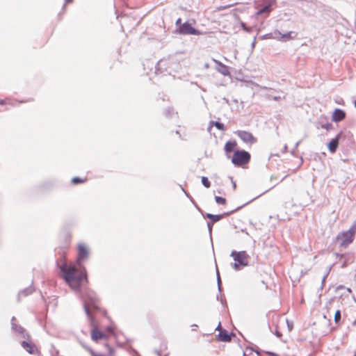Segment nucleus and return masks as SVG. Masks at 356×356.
Segmentation results:
<instances>
[{
  "instance_id": "obj_1",
  "label": "nucleus",
  "mask_w": 356,
  "mask_h": 356,
  "mask_svg": "<svg viewBox=\"0 0 356 356\" xmlns=\"http://www.w3.org/2000/svg\"><path fill=\"white\" fill-rule=\"evenodd\" d=\"M78 248L76 264L79 268L72 264H67L65 261L61 260L57 262L63 279L75 291L79 290L83 281H87L86 270L81 264L88 259L89 255L88 250L84 244L79 243Z\"/></svg>"
},
{
  "instance_id": "obj_2",
  "label": "nucleus",
  "mask_w": 356,
  "mask_h": 356,
  "mask_svg": "<svg viewBox=\"0 0 356 356\" xmlns=\"http://www.w3.org/2000/svg\"><path fill=\"white\" fill-rule=\"evenodd\" d=\"M83 308L86 315L90 317V307L98 308V298L95 293L90 289H86L81 293Z\"/></svg>"
},
{
  "instance_id": "obj_3",
  "label": "nucleus",
  "mask_w": 356,
  "mask_h": 356,
  "mask_svg": "<svg viewBox=\"0 0 356 356\" xmlns=\"http://www.w3.org/2000/svg\"><path fill=\"white\" fill-rule=\"evenodd\" d=\"M230 256L235 261L233 268L236 270H239L241 267H245L248 265L249 255L245 251H232Z\"/></svg>"
},
{
  "instance_id": "obj_4",
  "label": "nucleus",
  "mask_w": 356,
  "mask_h": 356,
  "mask_svg": "<svg viewBox=\"0 0 356 356\" xmlns=\"http://www.w3.org/2000/svg\"><path fill=\"white\" fill-rule=\"evenodd\" d=\"M250 159V154L246 151H236L232 156V163L237 166H241L246 164Z\"/></svg>"
},
{
  "instance_id": "obj_5",
  "label": "nucleus",
  "mask_w": 356,
  "mask_h": 356,
  "mask_svg": "<svg viewBox=\"0 0 356 356\" xmlns=\"http://www.w3.org/2000/svg\"><path fill=\"white\" fill-rule=\"evenodd\" d=\"M354 239V236L346 231L341 232L338 234L337 240L339 243V245L343 248H347Z\"/></svg>"
},
{
  "instance_id": "obj_6",
  "label": "nucleus",
  "mask_w": 356,
  "mask_h": 356,
  "mask_svg": "<svg viewBox=\"0 0 356 356\" xmlns=\"http://www.w3.org/2000/svg\"><path fill=\"white\" fill-rule=\"evenodd\" d=\"M234 134L246 144L252 145L257 143V138L250 132L238 130Z\"/></svg>"
},
{
  "instance_id": "obj_7",
  "label": "nucleus",
  "mask_w": 356,
  "mask_h": 356,
  "mask_svg": "<svg viewBox=\"0 0 356 356\" xmlns=\"http://www.w3.org/2000/svg\"><path fill=\"white\" fill-rule=\"evenodd\" d=\"M179 32L182 34L187 35H200V31L193 28L190 24L188 22L184 23L179 27Z\"/></svg>"
},
{
  "instance_id": "obj_8",
  "label": "nucleus",
  "mask_w": 356,
  "mask_h": 356,
  "mask_svg": "<svg viewBox=\"0 0 356 356\" xmlns=\"http://www.w3.org/2000/svg\"><path fill=\"white\" fill-rule=\"evenodd\" d=\"M212 60L216 63V69L219 73L225 76H230V72L228 66L215 58H212Z\"/></svg>"
},
{
  "instance_id": "obj_9",
  "label": "nucleus",
  "mask_w": 356,
  "mask_h": 356,
  "mask_svg": "<svg viewBox=\"0 0 356 356\" xmlns=\"http://www.w3.org/2000/svg\"><path fill=\"white\" fill-rule=\"evenodd\" d=\"M15 321V317L13 316L11 319L12 330L15 331L16 332H17L18 334H19L22 337H23L24 338L28 337L29 336H28L27 333L26 332V330L24 329V327L15 323V322H14Z\"/></svg>"
},
{
  "instance_id": "obj_10",
  "label": "nucleus",
  "mask_w": 356,
  "mask_h": 356,
  "mask_svg": "<svg viewBox=\"0 0 356 356\" xmlns=\"http://www.w3.org/2000/svg\"><path fill=\"white\" fill-rule=\"evenodd\" d=\"M346 118V113L340 108H336L332 115V120L334 122H339Z\"/></svg>"
},
{
  "instance_id": "obj_11",
  "label": "nucleus",
  "mask_w": 356,
  "mask_h": 356,
  "mask_svg": "<svg viewBox=\"0 0 356 356\" xmlns=\"http://www.w3.org/2000/svg\"><path fill=\"white\" fill-rule=\"evenodd\" d=\"M340 134H339L335 138H332L328 143V149L331 153H334L338 147L339 140L340 138Z\"/></svg>"
},
{
  "instance_id": "obj_12",
  "label": "nucleus",
  "mask_w": 356,
  "mask_h": 356,
  "mask_svg": "<svg viewBox=\"0 0 356 356\" xmlns=\"http://www.w3.org/2000/svg\"><path fill=\"white\" fill-rule=\"evenodd\" d=\"M21 345L30 354L35 353V352L36 350L35 346L32 343H29L26 341H24L22 342Z\"/></svg>"
},
{
  "instance_id": "obj_13",
  "label": "nucleus",
  "mask_w": 356,
  "mask_h": 356,
  "mask_svg": "<svg viewBox=\"0 0 356 356\" xmlns=\"http://www.w3.org/2000/svg\"><path fill=\"white\" fill-rule=\"evenodd\" d=\"M218 339L221 341L228 342L232 340V337L227 330H222L218 334Z\"/></svg>"
},
{
  "instance_id": "obj_14",
  "label": "nucleus",
  "mask_w": 356,
  "mask_h": 356,
  "mask_svg": "<svg viewBox=\"0 0 356 356\" xmlns=\"http://www.w3.org/2000/svg\"><path fill=\"white\" fill-rule=\"evenodd\" d=\"M229 213H225L224 214H220V215H213L211 213H207L206 216L207 218H209L211 220V222H216L219 220H220L225 216H228Z\"/></svg>"
},
{
  "instance_id": "obj_15",
  "label": "nucleus",
  "mask_w": 356,
  "mask_h": 356,
  "mask_svg": "<svg viewBox=\"0 0 356 356\" xmlns=\"http://www.w3.org/2000/svg\"><path fill=\"white\" fill-rule=\"evenodd\" d=\"M275 3V0H264V6L262 8L264 12L269 13L272 10V6Z\"/></svg>"
},
{
  "instance_id": "obj_16",
  "label": "nucleus",
  "mask_w": 356,
  "mask_h": 356,
  "mask_svg": "<svg viewBox=\"0 0 356 356\" xmlns=\"http://www.w3.org/2000/svg\"><path fill=\"white\" fill-rule=\"evenodd\" d=\"M296 34H295L293 31H289L286 33H281L280 41L282 42H286L291 40H293L296 38Z\"/></svg>"
},
{
  "instance_id": "obj_17",
  "label": "nucleus",
  "mask_w": 356,
  "mask_h": 356,
  "mask_svg": "<svg viewBox=\"0 0 356 356\" xmlns=\"http://www.w3.org/2000/svg\"><path fill=\"white\" fill-rule=\"evenodd\" d=\"M104 337V335L98 329L95 328L92 330L91 337L94 341H97L99 339H103Z\"/></svg>"
},
{
  "instance_id": "obj_18",
  "label": "nucleus",
  "mask_w": 356,
  "mask_h": 356,
  "mask_svg": "<svg viewBox=\"0 0 356 356\" xmlns=\"http://www.w3.org/2000/svg\"><path fill=\"white\" fill-rule=\"evenodd\" d=\"M33 292V287L31 286H29L24 290H22V291H20L19 293V297L22 296H26L29 294H31Z\"/></svg>"
},
{
  "instance_id": "obj_19",
  "label": "nucleus",
  "mask_w": 356,
  "mask_h": 356,
  "mask_svg": "<svg viewBox=\"0 0 356 356\" xmlns=\"http://www.w3.org/2000/svg\"><path fill=\"white\" fill-rule=\"evenodd\" d=\"M9 104L10 106H15V101H11L8 99H0V105Z\"/></svg>"
},
{
  "instance_id": "obj_20",
  "label": "nucleus",
  "mask_w": 356,
  "mask_h": 356,
  "mask_svg": "<svg viewBox=\"0 0 356 356\" xmlns=\"http://www.w3.org/2000/svg\"><path fill=\"white\" fill-rule=\"evenodd\" d=\"M234 147V143H232L231 142H227L225 146V149L227 152H230L233 150Z\"/></svg>"
},
{
  "instance_id": "obj_21",
  "label": "nucleus",
  "mask_w": 356,
  "mask_h": 356,
  "mask_svg": "<svg viewBox=\"0 0 356 356\" xmlns=\"http://www.w3.org/2000/svg\"><path fill=\"white\" fill-rule=\"evenodd\" d=\"M350 233L354 237L356 234V221L350 226V227L346 231Z\"/></svg>"
},
{
  "instance_id": "obj_22",
  "label": "nucleus",
  "mask_w": 356,
  "mask_h": 356,
  "mask_svg": "<svg viewBox=\"0 0 356 356\" xmlns=\"http://www.w3.org/2000/svg\"><path fill=\"white\" fill-rule=\"evenodd\" d=\"M271 34H272V39L280 41V36H281V33L279 31L276 30L274 32L271 33Z\"/></svg>"
},
{
  "instance_id": "obj_23",
  "label": "nucleus",
  "mask_w": 356,
  "mask_h": 356,
  "mask_svg": "<svg viewBox=\"0 0 356 356\" xmlns=\"http://www.w3.org/2000/svg\"><path fill=\"white\" fill-rule=\"evenodd\" d=\"M215 200L217 204H225L226 203V200L224 197H220V196H216Z\"/></svg>"
},
{
  "instance_id": "obj_24",
  "label": "nucleus",
  "mask_w": 356,
  "mask_h": 356,
  "mask_svg": "<svg viewBox=\"0 0 356 356\" xmlns=\"http://www.w3.org/2000/svg\"><path fill=\"white\" fill-rule=\"evenodd\" d=\"M202 184L206 188H209L210 185H211L210 181H209L208 178L206 177H202Z\"/></svg>"
},
{
  "instance_id": "obj_25",
  "label": "nucleus",
  "mask_w": 356,
  "mask_h": 356,
  "mask_svg": "<svg viewBox=\"0 0 356 356\" xmlns=\"http://www.w3.org/2000/svg\"><path fill=\"white\" fill-rule=\"evenodd\" d=\"M341 320V312L340 310L336 311L334 314V322L338 323Z\"/></svg>"
},
{
  "instance_id": "obj_26",
  "label": "nucleus",
  "mask_w": 356,
  "mask_h": 356,
  "mask_svg": "<svg viewBox=\"0 0 356 356\" xmlns=\"http://www.w3.org/2000/svg\"><path fill=\"white\" fill-rule=\"evenodd\" d=\"M214 125H215V126H216V127L218 129H219V130H222V131L225 130V126H224V124H222V123H220V122H216L214 123Z\"/></svg>"
},
{
  "instance_id": "obj_27",
  "label": "nucleus",
  "mask_w": 356,
  "mask_h": 356,
  "mask_svg": "<svg viewBox=\"0 0 356 356\" xmlns=\"http://www.w3.org/2000/svg\"><path fill=\"white\" fill-rule=\"evenodd\" d=\"M261 40H268V39H272V34L271 33H266L265 35L260 36Z\"/></svg>"
},
{
  "instance_id": "obj_28",
  "label": "nucleus",
  "mask_w": 356,
  "mask_h": 356,
  "mask_svg": "<svg viewBox=\"0 0 356 356\" xmlns=\"http://www.w3.org/2000/svg\"><path fill=\"white\" fill-rule=\"evenodd\" d=\"M72 183L76 184H79V183H82L83 182V180L81 179V178L79 177H74L72 180Z\"/></svg>"
},
{
  "instance_id": "obj_29",
  "label": "nucleus",
  "mask_w": 356,
  "mask_h": 356,
  "mask_svg": "<svg viewBox=\"0 0 356 356\" xmlns=\"http://www.w3.org/2000/svg\"><path fill=\"white\" fill-rule=\"evenodd\" d=\"M216 273H217V282H218V289L220 290L221 289V287H220L221 280H220V277L218 269L216 270Z\"/></svg>"
},
{
  "instance_id": "obj_30",
  "label": "nucleus",
  "mask_w": 356,
  "mask_h": 356,
  "mask_svg": "<svg viewBox=\"0 0 356 356\" xmlns=\"http://www.w3.org/2000/svg\"><path fill=\"white\" fill-rule=\"evenodd\" d=\"M251 83H252V84L254 86L257 87V88H260V89H262V90H267V89H268V88H267V87H266V86H261V85H259V84H258V83H254V82H252V81H251Z\"/></svg>"
},
{
  "instance_id": "obj_31",
  "label": "nucleus",
  "mask_w": 356,
  "mask_h": 356,
  "mask_svg": "<svg viewBox=\"0 0 356 356\" xmlns=\"http://www.w3.org/2000/svg\"><path fill=\"white\" fill-rule=\"evenodd\" d=\"M174 113V109L172 108H168L166 111H165V114L167 116H170L173 114Z\"/></svg>"
},
{
  "instance_id": "obj_32",
  "label": "nucleus",
  "mask_w": 356,
  "mask_h": 356,
  "mask_svg": "<svg viewBox=\"0 0 356 356\" xmlns=\"http://www.w3.org/2000/svg\"><path fill=\"white\" fill-rule=\"evenodd\" d=\"M241 26L245 31H246V32L251 31V29L249 27H247L244 23H241Z\"/></svg>"
},
{
  "instance_id": "obj_33",
  "label": "nucleus",
  "mask_w": 356,
  "mask_h": 356,
  "mask_svg": "<svg viewBox=\"0 0 356 356\" xmlns=\"http://www.w3.org/2000/svg\"><path fill=\"white\" fill-rule=\"evenodd\" d=\"M213 225V222H207V227H208V229H209V232L210 234H211V232H212Z\"/></svg>"
},
{
  "instance_id": "obj_34",
  "label": "nucleus",
  "mask_w": 356,
  "mask_h": 356,
  "mask_svg": "<svg viewBox=\"0 0 356 356\" xmlns=\"http://www.w3.org/2000/svg\"><path fill=\"white\" fill-rule=\"evenodd\" d=\"M286 323H287V325H288L289 330H291L292 329V327H293L292 323H290L288 320H286Z\"/></svg>"
},
{
  "instance_id": "obj_35",
  "label": "nucleus",
  "mask_w": 356,
  "mask_h": 356,
  "mask_svg": "<svg viewBox=\"0 0 356 356\" xmlns=\"http://www.w3.org/2000/svg\"><path fill=\"white\" fill-rule=\"evenodd\" d=\"M264 13H265L264 12L263 9H262V8H261V9H259V10L257 12V13H256V14H257V15H262V14H264Z\"/></svg>"
},
{
  "instance_id": "obj_36",
  "label": "nucleus",
  "mask_w": 356,
  "mask_h": 356,
  "mask_svg": "<svg viewBox=\"0 0 356 356\" xmlns=\"http://www.w3.org/2000/svg\"><path fill=\"white\" fill-rule=\"evenodd\" d=\"M264 13H265L264 12L263 9H262V8H261V9H259V10L257 12V13H256V14H257V15H262V14H264Z\"/></svg>"
},
{
  "instance_id": "obj_37",
  "label": "nucleus",
  "mask_w": 356,
  "mask_h": 356,
  "mask_svg": "<svg viewBox=\"0 0 356 356\" xmlns=\"http://www.w3.org/2000/svg\"><path fill=\"white\" fill-rule=\"evenodd\" d=\"M255 44H256V37H254V40H253V42H252V44H251L252 49H254V47H255Z\"/></svg>"
},
{
  "instance_id": "obj_38",
  "label": "nucleus",
  "mask_w": 356,
  "mask_h": 356,
  "mask_svg": "<svg viewBox=\"0 0 356 356\" xmlns=\"http://www.w3.org/2000/svg\"><path fill=\"white\" fill-rule=\"evenodd\" d=\"M216 330H219L220 332V330H222V329L221 328V323H218V326H217Z\"/></svg>"
},
{
  "instance_id": "obj_39",
  "label": "nucleus",
  "mask_w": 356,
  "mask_h": 356,
  "mask_svg": "<svg viewBox=\"0 0 356 356\" xmlns=\"http://www.w3.org/2000/svg\"><path fill=\"white\" fill-rule=\"evenodd\" d=\"M326 277H327V275H325V276L323 277V280H322V282H321V288H323V286L324 282H325V279H326Z\"/></svg>"
},
{
  "instance_id": "obj_40",
  "label": "nucleus",
  "mask_w": 356,
  "mask_h": 356,
  "mask_svg": "<svg viewBox=\"0 0 356 356\" xmlns=\"http://www.w3.org/2000/svg\"><path fill=\"white\" fill-rule=\"evenodd\" d=\"M273 100L275 101H278L280 99V97H277V96H275L273 97Z\"/></svg>"
},
{
  "instance_id": "obj_41",
  "label": "nucleus",
  "mask_w": 356,
  "mask_h": 356,
  "mask_svg": "<svg viewBox=\"0 0 356 356\" xmlns=\"http://www.w3.org/2000/svg\"><path fill=\"white\" fill-rule=\"evenodd\" d=\"M330 124H324V125H323V126H322V127H323V128H325V129H327L329 128V127H330Z\"/></svg>"
},
{
  "instance_id": "obj_42",
  "label": "nucleus",
  "mask_w": 356,
  "mask_h": 356,
  "mask_svg": "<svg viewBox=\"0 0 356 356\" xmlns=\"http://www.w3.org/2000/svg\"><path fill=\"white\" fill-rule=\"evenodd\" d=\"M275 334H276L277 337H280L282 336V334L278 331H277Z\"/></svg>"
},
{
  "instance_id": "obj_43",
  "label": "nucleus",
  "mask_w": 356,
  "mask_h": 356,
  "mask_svg": "<svg viewBox=\"0 0 356 356\" xmlns=\"http://www.w3.org/2000/svg\"><path fill=\"white\" fill-rule=\"evenodd\" d=\"M204 67H205L206 69H208V68L209 67V63H205V64H204Z\"/></svg>"
},
{
  "instance_id": "obj_44",
  "label": "nucleus",
  "mask_w": 356,
  "mask_h": 356,
  "mask_svg": "<svg viewBox=\"0 0 356 356\" xmlns=\"http://www.w3.org/2000/svg\"><path fill=\"white\" fill-rule=\"evenodd\" d=\"M180 22H181V19H180V18H179V19L177 20V22H176V24L177 25V24H179Z\"/></svg>"
},
{
  "instance_id": "obj_45",
  "label": "nucleus",
  "mask_w": 356,
  "mask_h": 356,
  "mask_svg": "<svg viewBox=\"0 0 356 356\" xmlns=\"http://www.w3.org/2000/svg\"><path fill=\"white\" fill-rule=\"evenodd\" d=\"M287 150V145H285L284 147V152H286Z\"/></svg>"
},
{
  "instance_id": "obj_46",
  "label": "nucleus",
  "mask_w": 356,
  "mask_h": 356,
  "mask_svg": "<svg viewBox=\"0 0 356 356\" xmlns=\"http://www.w3.org/2000/svg\"><path fill=\"white\" fill-rule=\"evenodd\" d=\"M58 350H55L54 354V353H51V355H53V356H55V355H58Z\"/></svg>"
},
{
  "instance_id": "obj_47",
  "label": "nucleus",
  "mask_w": 356,
  "mask_h": 356,
  "mask_svg": "<svg viewBox=\"0 0 356 356\" xmlns=\"http://www.w3.org/2000/svg\"><path fill=\"white\" fill-rule=\"evenodd\" d=\"M58 350H55L54 354V353H51V355H53V356H55V355H58Z\"/></svg>"
},
{
  "instance_id": "obj_48",
  "label": "nucleus",
  "mask_w": 356,
  "mask_h": 356,
  "mask_svg": "<svg viewBox=\"0 0 356 356\" xmlns=\"http://www.w3.org/2000/svg\"><path fill=\"white\" fill-rule=\"evenodd\" d=\"M58 350H55L54 354V353H51V355H53V356H55V355H58Z\"/></svg>"
},
{
  "instance_id": "obj_49",
  "label": "nucleus",
  "mask_w": 356,
  "mask_h": 356,
  "mask_svg": "<svg viewBox=\"0 0 356 356\" xmlns=\"http://www.w3.org/2000/svg\"><path fill=\"white\" fill-rule=\"evenodd\" d=\"M58 350H55L54 354V353H51V355H53V356H55V355H58Z\"/></svg>"
},
{
  "instance_id": "obj_50",
  "label": "nucleus",
  "mask_w": 356,
  "mask_h": 356,
  "mask_svg": "<svg viewBox=\"0 0 356 356\" xmlns=\"http://www.w3.org/2000/svg\"><path fill=\"white\" fill-rule=\"evenodd\" d=\"M299 144H300V142H297V143H296V145H295V148H296V149L298 147Z\"/></svg>"
},
{
  "instance_id": "obj_51",
  "label": "nucleus",
  "mask_w": 356,
  "mask_h": 356,
  "mask_svg": "<svg viewBox=\"0 0 356 356\" xmlns=\"http://www.w3.org/2000/svg\"><path fill=\"white\" fill-rule=\"evenodd\" d=\"M347 291L349 292V293H351L352 292V290L350 288H347L346 289Z\"/></svg>"
},
{
  "instance_id": "obj_52",
  "label": "nucleus",
  "mask_w": 356,
  "mask_h": 356,
  "mask_svg": "<svg viewBox=\"0 0 356 356\" xmlns=\"http://www.w3.org/2000/svg\"><path fill=\"white\" fill-rule=\"evenodd\" d=\"M343 288H344V286H342V285H340V286H339L337 287V289H343Z\"/></svg>"
},
{
  "instance_id": "obj_53",
  "label": "nucleus",
  "mask_w": 356,
  "mask_h": 356,
  "mask_svg": "<svg viewBox=\"0 0 356 356\" xmlns=\"http://www.w3.org/2000/svg\"><path fill=\"white\" fill-rule=\"evenodd\" d=\"M72 0H65V3H71Z\"/></svg>"
},
{
  "instance_id": "obj_54",
  "label": "nucleus",
  "mask_w": 356,
  "mask_h": 356,
  "mask_svg": "<svg viewBox=\"0 0 356 356\" xmlns=\"http://www.w3.org/2000/svg\"><path fill=\"white\" fill-rule=\"evenodd\" d=\"M182 191L184 192V193H186V195H188V193H186V191H185L184 189H182Z\"/></svg>"
},
{
  "instance_id": "obj_55",
  "label": "nucleus",
  "mask_w": 356,
  "mask_h": 356,
  "mask_svg": "<svg viewBox=\"0 0 356 356\" xmlns=\"http://www.w3.org/2000/svg\"><path fill=\"white\" fill-rule=\"evenodd\" d=\"M182 191L184 192V193H186V195H188V193H186V191H185L184 189H182Z\"/></svg>"
},
{
  "instance_id": "obj_56",
  "label": "nucleus",
  "mask_w": 356,
  "mask_h": 356,
  "mask_svg": "<svg viewBox=\"0 0 356 356\" xmlns=\"http://www.w3.org/2000/svg\"><path fill=\"white\" fill-rule=\"evenodd\" d=\"M182 191L184 192V193H186V195H188V193H186V191H185L184 189H182Z\"/></svg>"
},
{
  "instance_id": "obj_57",
  "label": "nucleus",
  "mask_w": 356,
  "mask_h": 356,
  "mask_svg": "<svg viewBox=\"0 0 356 356\" xmlns=\"http://www.w3.org/2000/svg\"><path fill=\"white\" fill-rule=\"evenodd\" d=\"M182 191L184 192V193H186V195H188V193H186V191H185L184 189H182Z\"/></svg>"
},
{
  "instance_id": "obj_58",
  "label": "nucleus",
  "mask_w": 356,
  "mask_h": 356,
  "mask_svg": "<svg viewBox=\"0 0 356 356\" xmlns=\"http://www.w3.org/2000/svg\"><path fill=\"white\" fill-rule=\"evenodd\" d=\"M232 186H234V188L236 187L235 183H234V184H232Z\"/></svg>"
},
{
  "instance_id": "obj_59",
  "label": "nucleus",
  "mask_w": 356,
  "mask_h": 356,
  "mask_svg": "<svg viewBox=\"0 0 356 356\" xmlns=\"http://www.w3.org/2000/svg\"><path fill=\"white\" fill-rule=\"evenodd\" d=\"M193 329H195V327L197 326L196 325H193Z\"/></svg>"
},
{
  "instance_id": "obj_60",
  "label": "nucleus",
  "mask_w": 356,
  "mask_h": 356,
  "mask_svg": "<svg viewBox=\"0 0 356 356\" xmlns=\"http://www.w3.org/2000/svg\"><path fill=\"white\" fill-rule=\"evenodd\" d=\"M193 329H195V327L197 326L196 325H193Z\"/></svg>"
},
{
  "instance_id": "obj_61",
  "label": "nucleus",
  "mask_w": 356,
  "mask_h": 356,
  "mask_svg": "<svg viewBox=\"0 0 356 356\" xmlns=\"http://www.w3.org/2000/svg\"><path fill=\"white\" fill-rule=\"evenodd\" d=\"M355 108H356V101L355 102Z\"/></svg>"
}]
</instances>
